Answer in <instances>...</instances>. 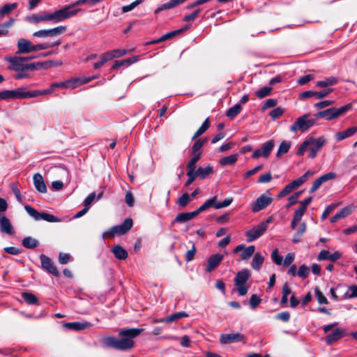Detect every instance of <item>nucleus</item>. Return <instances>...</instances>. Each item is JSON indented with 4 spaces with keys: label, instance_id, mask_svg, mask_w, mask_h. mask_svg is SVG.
<instances>
[{
    "label": "nucleus",
    "instance_id": "f257e3e1",
    "mask_svg": "<svg viewBox=\"0 0 357 357\" xmlns=\"http://www.w3.org/2000/svg\"><path fill=\"white\" fill-rule=\"evenodd\" d=\"M144 328H122L119 332V337L105 336L101 339L102 347L118 351H128L135 347L134 339L138 337Z\"/></svg>",
    "mask_w": 357,
    "mask_h": 357
},
{
    "label": "nucleus",
    "instance_id": "f03ea898",
    "mask_svg": "<svg viewBox=\"0 0 357 357\" xmlns=\"http://www.w3.org/2000/svg\"><path fill=\"white\" fill-rule=\"evenodd\" d=\"M75 2L63 6L59 10L50 13V20L54 23H58L76 15L81 10L80 8H75Z\"/></svg>",
    "mask_w": 357,
    "mask_h": 357
},
{
    "label": "nucleus",
    "instance_id": "7ed1b4c3",
    "mask_svg": "<svg viewBox=\"0 0 357 357\" xmlns=\"http://www.w3.org/2000/svg\"><path fill=\"white\" fill-rule=\"evenodd\" d=\"M310 114L307 113L296 119V121L290 126L291 132L301 130L302 132H306L315 123L317 119H309Z\"/></svg>",
    "mask_w": 357,
    "mask_h": 357
},
{
    "label": "nucleus",
    "instance_id": "20e7f679",
    "mask_svg": "<svg viewBox=\"0 0 357 357\" xmlns=\"http://www.w3.org/2000/svg\"><path fill=\"white\" fill-rule=\"evenodd\" d=\"M251 272L248 269H243L238 271L234 278V284L237 287V291L241 296H245L248 291V287L245 283L250 279Z\"/></svg>",
    "mask_w": 357,
    "mask_h": 357
},
{
    "label": "nucleus",
    "instance_id": "39448f33",
    "mask_svg": "<svg viewBox=\"0 0 357 357\" xmlns=\"http://www.w3.org/2000/svg\"><path fill=\"white\" fill-rule=\"evenodd\" d=\"M132 225V219L128 218L125 219L121 225H115L109 228V229L104 233V234H105L107 238H114L115 236H121L128 232Z\"/></svg>",
    "mask_w": 357,
    "mask_h": 357
},
{
    "label": "nucleus",
    "instance_id": "423d86ee",
    "mask_svg": "<svg viewBox=\"0 0 357 357\" xmlns=\"http://www.w3.org/2000/svg\"><path fill=\"white\" fill-rule=\"evenodd\" d=\"M30 98L29 91L26 88L20 87L15 90H3L0 91V100L24 99Z\"/></svg>",
    "mask_w": 357,
    "mask_h": 357
},
{
    "label": "nucleus",
    "instance_id": "0eeeda50",
    "mask_svg": "<svg viewBox=\"0 0 357 357\" xmlns=\"http://www.w3.org/2000/svg\"><path fill=\"white\" fill-rule=\"evenodd\" d=\"M24 209L30 216L33 218L37 221L43 220L49 222H59V218H57L54 215L45 212H39L29 205H25Z\"/></svg>",
    "mask_w": 357,
    "mask_h": 357
},
{
    "label": "nucleus",
    "instance_id": "6e6552de",
    "mask_svg": "<svg viewBox=\"0 0 357 357\" xmlns=\"http://www.w3.org/2000/svg\"><path fill=\"white\" fill-rule=\"evenodd\" d=\"M6 60L11 64V66L9 68L13 71L22 72L25 70H34L35 67L33 64L24 63L20 56H15L13 57H8L6 58Z\"/></svg>",
    "mask_w": 357,
    "mask_h": 357
},
{
    "label": "nucleus",
    "instance_id": "1a4fd4ad",
    "mask_svg": "<svg viewBox=\"0 0 357 357\" xmlns=\"http://www.w3.org/2000/svg\"><path fill=\"white\" fill-rule=\"evenodd\" d=\"M308 139L309 141H310L309 146V157L311 158H314L317 156V153L325 144H326L327 141L324 137H320L319 138L311 137Z\"/></svg>",
    "mask_w": 357,
    "mask_h": 357
},
{
    "label": "nucleus",
    "instance_id": "9d476101",
    "mask_svg": "<svg viewBox=\"0 0 357 357\" xmlns=\"http://www.w3.org/2000/svg\"><path fill=\"white\" fill-rule=\"evenodd\" d=\"M219 340L222 344H228L234 342H243L245 344L246 337L245 335L240 333H227L222 334L220 336Z\"/></svg>",
    "mask_w": 357,
    "mask_h": 357
},
{
    "label": "nucleus",
    "instance_id": "9b49d317",
    "mask_svg": "<svg viewBox=\"0 0 357 357\" xmlns=\"http://www.w3.org/2000/svg\"><path fill=\"white\" fill-rule=\"evenodd\" d=\"M40 259L43 269L46 271L49 274H51L55 277H59L60 275L59 271H58L51 258L44 254H41L40 255Z\"/></svg>",
    "mask_w": 357,
    "mask_h": 357
},
{
    "label": "nucleus",
    "instance_id": "f8f14e48",
    "mask_svg": "<svg viewBox=\"0 0 357 357\" xmlns=\"http://www.w3.org/2000/svg\"><path fill=\"white\" fill-rule=\"evenodd\" d=\"M272 202L273 199L271 197L262 194L258 197L254 202H252L251 206L252 211L254 213L259 212L268 206Z\"/></svg>",
    "mask_w": 357,
    "mask_h": 357
},
{
    "label": "nucleus",
    "instance_id": "ddd939ff",
    "mask_svg": "<svg viewBox=\"0 0 357 357\" xmlns=\"http://www.w3.org/2000/svg\"><path fill=\"white\" fill-rule=\"evenodd\" d=\"M66 31V26H59L51 29H42L37 31L33 33L35 37H47L56 36L64 33Z\"/></svg>",
    "mask_w": 357,
    "mask_h": 357
},
{
    "label": "nucleus",
    "instance_id": "4468645a",
    "mask_svg": "<svg viewBox=\"0 0 357 357\" xmlns=\"http://www.w3.org/2000/svg\"><path fill=\"white\" fill-rule=\"evenodd\" d=\"M266 231V230L265 229V225L259 223L250 230H248L245 232V235L247 236V241H254L255 240L262 236Z\"/></svg>",
    "mask_w": 357,
    "mask_h": 357
},
{
    "label": "nucleus",
    "instance_id": "2eb2a0df",
    "mask_svg": "<svg viewBox=\"0 0 357 357\" xmlns=\"http://www.w3.org/2000/svg\"><path fill=\"white\" fill-rule=\"evenodd\" d=\"M347 335L345 328H337L331 333L326 336L325 341L328 345H331Z\"/></svg>",
    "mask_w": 357,
    "mask_h": 357
},
{
    "label": "nucleus",
    "instance_id": "dca6fc26",
    "mask_svg": "<svg viewBox=\"0 0 357 357\" xmlns=\"http://www.w3.org/2000/svg\"><path fill=\"white\" fill-rule=\"evenodd\" d=\"M333 91V89L332 88L324 89L320 91H305L300 94V98H307L315 97L317 99H322L325 97H327Z\"/></svg>",
    "mask_w": 357,
    "mask_h": 357
},
{
    "label": "nucleus",
    "instance_id": "f3484780",
    "mask_svg": "<svg viewBox=\"0 0 357 357\" xmlns=\"http://www.w3.org/2000/svg\"><path fill=\"white\" fill-rule=\"evenodd\" d=\"M224 257L222 255L217 253L209 257L205 272L209 273L214 271L221 263Z\"/></svg>",
    "mask_w": 357,
    "mask_h": 357
},
{
    "label": "nucleus",
    "instance_id": "a211bd4d",
    "mask_svg": "<svg viewBox=\"0 0 357 357\" xmlns=\"http://www.w3.org/2000/svg\"><path fill=\"white\" fill-rule=\"evenodd\" d=\"M0 231L1 233L12 236L15 233L10 220L5 215H0Z\"/></svg>",
    "mask_w": 357,
    "mask_h": 357
},
{
    "label": "nucleus",
    "instance_id": "6ab92c4d",
    "mask_svg": "<svg viewBox=\"0 0 357 357\" xmlns=\"http://www.w3.org/2000/svg\"><path fill=\"white\" fill-rule=\"evenodd\" d=\"M33 46L31 42L24 38H20L17 43L18 54H27L33 52Z\"/></svg>",
    "mask_w": 357,
    "mask_h": 357
},
{
    "label": "nucleus",
    "instance_id": "aec40b11",
    "mask_svg": "<svg viewBox=\"0 0 357 357\" xmlns=\"http://www.w3.org/2000/svg\"><path fill=\"white\" fill-rule=\"evenodd\" d=\"M33 185L40 193H46L47 191L46 184L44 181L43 177L39 173H36L33 176Z\"/></svg>",
    "mask_w": 357,
    "mask_h": 357
},
{
    "label": "nucleus",
    "instance_id": "412c9836",
    "mask_svg": "<svg viewBox=\"0 0 357 357\" xmlns=\"http://www.w3.org/2000/svg\"><path fill=\"white\" fill-rule=\"evenodd\" d=\"M111 252L114 257L119 260H125L128 257V253L121 245L116 244L112 246Z\"/></svg>",
    "mask_w": 357,
    "mask_h": 357
},
{
    "label": "nucleus",
    "instance_id": "4be33fe9",
    "mask_svg": "<svg viewBox=\"0 0 357 357\" xmlns=\"http://www.w3.org/2000/svg\"><path fill=\"white\" fill-rule=\"evenodd\" d=\"M92 326V324L89 321H84V322H79V321H75V322H68L65 324V326L68 328V329L73 330V331H82L86 328H90Z\"/></svg>",
    "mask_w": 357,
    "mask_h": 357
},
{
    "label": "nucleus",
    "instance_id": "5701e85b",
    "mask_svg": "<svg viewBox=\"0 0 357 357\" xmlns=\"http://www.w3.org/2000/svg\"><path fill=\"white\" fill-rule=\"evenodd\" d=\"M357 132V126L351 127L345 130L337 132L335 134V138L337 142L342 141L354 135Z\"/></svg>",
    "mask_w": 357,
    "mask_h": 357
},
{
    "label": "nucleus",
    "instance_id": "b1692460",
    "mask_svg": "<svg viewBox=\"0 0 357 357\" xmlns=\"http://www.w3.org/2000/svg\"><path fill=\"white\" fill-rule=\"evenodd\" d=\"M351 213H352V209L350 207H349V206L344 207L339 212L336 213L331 218V222L335 223V222H337L339 220L348 216Z\"/></svg>",
    "mask_w": 357,
    "mask_h": 357
},
{
    "label": "nucleus",
    "instance_id": "393cba45",
    "mask_svg": "<svg viewBox=\"0 0 357 357\" xmlns=\"http://www.w3.org/2000/svg\"><path fill=\"white\" fill-rule=\"evenodd\" d=\"M137 61V57L128 58L123 60H116L112 66V70L118 69L121 66H129L130 65L136 62Z\"/></svg>",
    "mask_w": 357,
    "mask_h": 357
},
{
    "label": "nucleus",
    "instance_id": "a878e982",
    "mask_svg": "<svg viewBox=\"0 0 357 357\" xmlns=\"http://www.w3.org/2000/svg\"><path fill=\"white\" fill-rule=\"evenodd\" d=\"M195 173L197 177H199L201 179H204L208 175L213 173V168L210 165H207L206 167H199Z\"/></svg>",
    "mask_w": 357,
    "mask_h": 357
},
{
    "label": "nucleus",
    "instance_id": "bb28decb",
    "mask_svg": "<svg viewBox=\"0 0 357 357\" xmlns=\"http://www.w3.org/2000/svg\"><path fill=\"white\" fill-rule=\"evenodd\" d=\"M188 316V314L185 312H178L174 314H171L165 319H162L160 321L165 323L174 322L177 321L180 319L187 317Z\"/></svg>",
    "mask_w": 357,
    "mask_h": 357
},
{
    "label": "nucleus",
    "instance_id": "cd10ccee",
    "mask_svg": "<svg viewBox=\"0 0 357 357\" xmlns=\"http://www.w3.org/2000/svg\"><path fill=\"white\" fill-rule=\"evenodd\" d=\"M337 82V78L332 76L327 77L324 80L317 82L316 86L321 88L328 89L327 86L335 85Z\"/></svg>",
    "mask_w": 357,
    "mask_h": 357
},
{
    "label": "nucleus",
    "instance_id": "c85d7f7f",
    "mask_svg": "<svg viewBox=\"0 0 357 357\" xmlns=\"http://www.w3.org/2000/svg\"><path fill=\"white\" fill-rule=\"evenodd\" d=\"M264 261V257L260 252L255 254L252 261L251 267L255 271H259Z\"/></svg>",
    "mask_w": 357,
    "mask_h": 357
},
{
    "label": "nucleus",
    "instance_id": "c756f323",
    "mask_svg": "<svg viewBox=\"0 0 357 357\" xmlns=\"http://www.w3.org/2000/svg\"><path fill=\"white\" fill-rule=\"evenodd\" d=\"M275 146V142L273 139H270L266 142L264 143L261 146V153L263 154V157L267 158L272 150L273 149Z\"/></svg>",
    "mask_w": 357,
    "mask_h": 357
},
{
    "label": "nucleus",
    "instance_id": "7c9ffc66",
    "mask_svg": "<svg viewBox=\"0 0 357 357\" xmlns=\"http://www.w3.org/2000/svg\"><path fill=\"white\" fill-rule=\"evenodd\" d=\"M28 21L31 23L38 24L40 22L51 21L50 14L33 15L28 18Z\"/></svg>",
    "mask_w": 357,
    "mask_h": 357
},
{
    "label": "nucleus",
    "instance_id": "2f4dec72",
    "mask_svg": "<svg viewBox=\"0 0 357 357\" xmlns=\"http://www.w3.org/2000/svg\"><path fill=\"white\" fill-rule=\"evenodd\" d=\"M291 146V142L290 141L283 140L279 146L276 153V157L280 158L282 155L287 153L289 151Z\"/></svg>",
    "mask_w": 357,
    "mask_h": 357
},
{
    "label": "nucleus",
    "instance_id": "473e14b6",
    "mask_svg": "<svg viewBox=\"0 0 357 357\" xmlns=\"http://www.w3.org/2000/svg\"><path fill=\"white\" fill-rule=\"evenodd\" d=\"M210 127V119L207 117L205 121L203 122L202 126L198 128V130L194 133V135L192 137V139H195L196 138L201 136L204 134Z\"/></svg>",
    "mask_w": 357,
    "mask_h": 357
},
{
    "label": "nucleus",
    "instance_id": "72a5a7b5",
    "mask_svg": "<svg viewBox=\"0 0 357 357\" xmlns=\"http://www.w3.org/2000/svg\"><path fill=\"white\" fill-rule=\"evenodd\" d=\"M22 244L26 248L33 249L39 245V241L31 236H27L22 239Z\"/></svg>",
    "mask_w": 357,
    "mask_h": 357
},
{
    "label": "nucleus",
    "instance_id": "f704fd0d",
    "mask_svg": "<svg viewBox=\"0 0 357 357\" xmlns=\"http://www.w3.org/2000/svg\"><path fill=\"white\" fill-rule=\"evenodd\" d=\"M333 107L328 108L327 109L320 111L315 114H314V116L315 119L319 118H325L328 121H331L332 119H334L333 115Z\"/></svg>",
    "mask_w": 357,
    "mask_h": 357
},
{
    "label": "nucleus",
    "instance_id": "c9c22d12",
    "mask_svg": "<svg viewBox=\"0 0 357 357\" xmlns=\"http://www.w3.org/2000/svg\"><path fill=\"white\" fill-rule=\"evenodd\" d=\"M238 160V154H232L226 157L222 158L220 160V165L222 167H225L226 165H234Z\"/></svg>",
    "mask_w": 357,
    "mask_h": 357
},
{
    "label": "nucleus",
    "instance_id": "e433bc0d",
    "mask_svg": "<svg viewBox=\"0 0 357 357\" xmlns=\"http://www.w3.org/2000/svg\"><path fill=\"white\" fill-rule=\"evenodd\" d=\"M14 22V18H10L7 22L0 24V37L8 33L9 29L13 25Z\"/></svg>",
    "mask_w": 357,
    "mask_h": 357
},
{
    "label": "nucleus",
    "instance_id": "4c0bfd02",
    "mask_svg": "<svg viewBox=\"0 0 357 357\" xmlns=\"http://www.w3.org/2000/svg\"><path fill=\"white\" fill-rule=\"evenodd\" d=\"M22 297L24 301L29 305H38V299L36 295L30 292L22 293Z\"/></svg>",
    "mask_w": 357,
    "mask_h": 357
},
{
    "label": "nucleus",
    "instance_id": "58836bf2",
    "mask_svg": "<svg viewBox=\"0 0 357 357\" xmlns=\"http://www.w3.org/2000/svg\"><path fill=\"white\" fill-rule=\"evenodd\" d=\"M78 82L77 79H70L66 80L64 82H55L52 84V87L55 88H69L71 86H73Z\"/></svg>",
    "mask_w": 357,
    "mask_h": 357
},
{
    "label": "nucleus",
    "instance_id": "ea45409f",
    "mask_svg": "<svg viewBox=\"0 0 357 357\" xmlns=\"http://www.w3.org/2000/svg\"><path fill=\"white\" fill-rule=\"evenodd\" d=\"M351 108H352L351 103H348V104H347L342 107H340L339 108L333 107V116H334V119H336V118L339 117L340 116L343 115L344 113H346L347 112L350 110Z\"/></svg>",
    "mask_w": 357,
    "mask_h": 357
},
{
    "label": "nucleus",
    "instance_id": "a19ab883",
    "mask_svg": "<svg viewBox=\"0 0 357 357\" xmlns=\"http://www.w3.org/2000/svg\"><path fill=\"white\" fill-rule=\"evenodd\" d=\"M60 44H61L60 41H56V42L52 43H40V44H37V45H33L32 50H33V52H37L39 50H46L48 48L54 47L59 45Z\"/></svg>",
    "mask_w": 357,
    "mask_h": 357
},
{
    "label": "nucleus",
    "instance_id": "79ce46f5",
    "mask_svg": "<svg viewBox=\"0 0 357 357\" xmlns=\"http://www.w3.org/2000/svg\"><path fill=\"white\" fill-rule=\"evenodd\" d=\"M357 297V285L349 286L347 291L343 295L342 299H351Z\"/></svg>",
    "mask_w": 357,
    "mask_h": 357
},
{
    "label": "nucleus",
    "instance_id": "37998d69",
    "mask_svg": "<svg viewBox=\"0 0 357 357\" xmlns=\"http://www.w3.org/2000/svg\"><path fill=\"white\" fill-rule=\"evenodd\" d=\"M241 105L236 104L227 110L226 116L232 119L241 112Z\"/></svg>",
    "mask_w": 357,
    "mask_h": 357
},
{
    "label": "nucleus",
    "instance_id": "c03bdc74",
    "mask_svg": "<svg viewBox=\"0 0 357 357\" xmlns=\"http://www.w3.org/2000/svg\"><path fill=\"white\" fill-rule=\"evenodd\" d=\"M255 245H249L246 248L243 249V251L241 254L242 260L249 259L255 253Z\"/></svg>",
    "mask_w": 357,
    "mask_h": 357
},
{
    "label": "nucleus",
    "instance_id": "a18cd8bd",
    "mask_svg": "<svg viewBox=\"0 0 357 357\" xmlns=\"http://www.w3.org/2000/svg\"><path fill=\"white\" fill-rule=\"evenodd\" d=\"M191 202L190 196L188 193L185 192L181 196L177 202L176 204L180 207H185L190 202Z\"/></svg>",
    "mask_w": 357,
    "mask_h": 357
},
{
    "label": "nucleus",
    "instance_id": "49530a36",
    "mask_svg": "<svg viewBox=\"0 0 357 357\" xmlns=\"http://www.w3.org/2000/svg\"><path fill=\"white\" fill-rule=\"evenodd\" d=\"M272 90V86H264L260 89L259 90L255 92V95L258 98L261 99L265 98L266 96H268L271 93Z\"/></svg>",
    "mask_w": 357,
    "mask_h": 357
},
{
    "label": "nucleus",
    "instance_id": "de8ad7c7",
    "mask_svg": "<svg viewBox=\"0 0 357 357\" xmlns=\"http://www.w3.org/2000/svg\"><path fill=\"white\" fill-rule=\"evenodd\" d=\"M190 220L188 213L183 212L178 213L173 220V223H184Z\"/></svg>",
    "mask_w": 357,
    "mask_h": 357
},
{
    "label": "nucleus",
    "instance_id": "09e8293b",
    "mask_svg": "<svg viewBox=\"0 0 357 357\" xmlns=\"http://www.w3.org/2000/svg\"><path fill=\"white\" fill-rule=\"evenodd\" d=\"M303 191L304 190H302L298 191V192L294 193L292 195H291L288 198L289 203L287 205V208H289L291 206L298 203V199L303 194Z\"/></svg>",
    "mask_w": 357,
    "mask_h": 357
},
{
    "label": "nucleus",
    "instance_id": "8fccbe9b",
    "mask_svg": "<svg viewBox=\"0 0 357 357\" xmlns=\"http://www.w3.org/2000/svg\"><path fill=\"white\" fill-rule=\"evenodd\" d=\"M54 89L52 88L51 86L50 88L48 89H45V90H43V91L35 90V91H29L30 98H33V97H36L38 96H45V95L50 94V93H53Z\"/></svg>",
    "mask_w": 357,
    "mask_h": 357
},
{
    "label": "nucleus",
    "instance_id": "3c124183",
    "mask_svg": "<svg viewBox=\"0 0 357 357\" xmlns=\"http://www.w3.org/2000/svg\"><path fill=\"white\" fill-rule=\"evenodd\" d=\"M180 34V31H177V30H175V31H171V32H169L166 34H164L163 36H162L159 39H158L157 40H155L153 41L152 43H161V42H163L167 39H169V38H172L177 35Z\"/></svg>",
    "mask_w": 357,
    "mask_h": 357
},
{
    "label": "nucleus",
    "instance_id": "603ef678",
    "mask_svg": "<svg viewBox=\"0 0 357 357\" xmlns=\"http://www.w3.org/2000/svg\"><path fill=\"white\" fill-rule=\"evenodd\" d=\"M315 296L319 304H328V300L319 287L314 289Z\"/></svg>",
    "mask_w": 357,
    "mask_h": 357
},
{
    "label": "nucleus",
    "instance_id": "864d4df0",
    "mask_svg": "<svg viewBox=\"0 0 357 357\" xmlns=\"http://www.w3.org/2000/svg\"><path fill=\"white\" fill-rule=\"evenodd\" d=\"M206 140V139H199L196 140L192 146L191 153H202V151L200 150L202 148Z\"/></svg>",
    "mask_w": 357,
    "mask_h": 357
},
{
    "label": "nucleus",
    "instance_id": "5fc2aeb1",
    "mask_svg": "<svg viewBox=\"0 0 357 357\" xmlns=\"http://www.w3.org/2000/svg\"><path fill=\"white\" fill-rule=\"evenodd\" d=\"M17 7V3H13L10 4H5L0 10V16L8 14L11 10L15 9Z\"/></svg>",
    "mask_w": 357,
    "mask_h": 357
},
{
    "label": "nucleus",
    "instance_id": "6e6d98bb",
    "mask_svg": "<svg viewBox=\"0 0 357 357\" xmlns=\"http://www.w3.org/2000/svg\"><path fill=\"white\" fill-rule=\"evenodd\" d=\"M309 274L310 268L305 264L301 265L297 272V275L303 279L307 278Z\"/></svg>",
    "mask_w": 357,
    "mask_h": 357
},
{
    "label": "nucleus",
    "instance_id": "4d7b16f0",
    "mask_svg": "<svg viewBox=\"0 0 357 357\" xmlns=\"http://www.w3.org/2000/svg\"><path fill=\"white\" fill-rule=\"evenodd\" d=\"M271 259L276 265L282 264V257L280 255L278 250L275 249L271 253Z\"/></svg>",
    "mask_w": 357,
    "mask_h": 357
},
{
    "label": "nucleus",
    "instance_id": "13d9d810",
    "mask_svg": "<svg viewBox=\"0 0 357 357\" xmlns=\"http://www.w3.org/2000/svg\"><path fill=\"white\" fill-rule=\"evenodd\" d=\"M261 299L257 294H252L249 300V305L251 308H256L261 303Z\"/></svg>",
    "mask_w": 357,
    "mask_h": 357
},
{
    "label": "nucleus",
    "instance_id": "bf43d9fd",
    "mask_svg": "<svg viewBox=\"0 0 357 357\" xmlns=\"http://www.w3.org/2000/svg\"><path fill=\"white\" fill-rule=\"evenodd\" d=\"M310 141H309V139H307L306 140H305L299 146V148L296 152V155H299V156L303 155L304 153L307 151V149L310 146Z\"/></svg>",
    "mask_w": 357,
    "mask_h": 357
},
{
    "label": "nucleus",
    "instance_id": "052dcab7",
    "mask_svg": "<svg viewBox=\"0 0 357 357\" xmlns=\"http://www.w3.org/2000/svg\"><path fill=\"white\" fill-rule=\"evenodd\" d=\"M31 64H33L34 66V70L40 69V68H47L50 66H52L54 64V61H45V62H36V63H31Z\"/></svg>",
    "mask_w": 357,
    "mask_h": 357
},
{
    "label": "nucleus",
    "instance_id": "680f3d73",
    "mask_svg": "<svg viewBox=\"0 0 357 357\" xmlns=\"http://www.w3.org/2000/svg\"><path fill=\"white\" fill-rule=\"evenodd\" d=\"M144 0H135V1H133L132 3H131L129 5H127V6H123L122 7V12L123 13H128L129 11H131L132 10H133L135 7H137L138 5H139L140 3H142L143 2Z\"/></svg>",
    "mask_w": 357,
    "mask_h": 357
},
{
    "label": "nucleus",
    "instance_id": "e2e57ef3",
    "mask_svg": "<svg viewBox=\"0 0 357 357\" xmlns=\"http://www.w3.org/2000/svg\"><path fill=\"white\" fill-rule=\"evenodd\" d=\"M197 253V248L193 244L192 248L188 250L185 253V259L187 262L191 261L194 259L195 256Z\"/></svg>",
    "mask_w": 357,
    "mask_h": 357
},
{
    "label": "nucleus",
    "instance_id": "0e129e2a",
    "mask_svg": "<svg viewBox=\"0 0 357 357\" xmlns=\"http://www.w3.org/2000/svg\"><path fill=\"white\" fill-rule=\"evenodd\" d=\"M284 112V109L280 107L273 109L269 114V115L273 119H276L280 118Z\"/></svg>",
    "mask_w": 357,
    "mask_h": 357
},
{
    "label": "nucleus",
    "instance_id": "69168bd1",
    "mask_svg": "<svg viewBox=\"0 0 357 357\" xmlns=\"http://www.w3.org/2000/svg\"><path fill=\"white\" fill-rule=\"evenodd\" d=\"M290 313L287 311H284L275 315V319L280 320L283 322H288L290 319Z\"/></svg>",
    "mask_w": 357,
    "mask_h": 357
},
{
    "label": "nucleus",
    "instance_id": "338daca9",
    "mask_svg": "<svg viewBox=\"0 0 357 357\" xmlns=\"http://www.w3.org/2000/svg\"><path fill=\"white\" fill-rule=\"evenodd\" d=\"M201 10L199 8L195 10L192 13L185 15L183 19V22H191L195 20L199 15Z\"/></svg>",
    "mask_w": 357,
    "mask_h": 357
},
{
    "label": "nucleus",
    "instance_id": "774afa93",
    "mask_svg": "<svg viewBox=\"0 0 357 357\" xmlns=\"http://www.w3.org/2000/svg\"><path fill=\"white\" fill-rule=\"evenodd\" d=\"M277 104H278V100L277 99H273V98L268 99L264 103V105H263V106L261 107V109L263 111H265L268 108L273 107L276 106Z\"/></svg>",
    "mask_w": 357,
    "mask_h": 357
}]
</instances>
